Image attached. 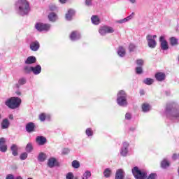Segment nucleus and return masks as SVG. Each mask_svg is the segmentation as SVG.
<instances>
[{"label":"nucleus","mask_w":179,"mask_h":179,"mask_svg":"<svg viewBox=\"0 0 179 179\" xmlns=\"http://www.w3.org/2000/svg\"><path fill=\"white\" fill-rule=\"evenodd\" d=\"M165 113L166 117L170 120H177L179 118V104L177 102H170L166 104Z\"/></svg>","instance_id":"obj_1"},{"label":"nucleus","mask_w":179,"mask_h":179,"mask_svg":"<svg viewBox=\"0 0 179 179\" xmlns=\"http://www.w3.org/2000/svg\"><path fill=\"white\" fill-rule=\"evenodd\" d=\"M15 10L18 15L26 16L30 12V4L27 0H18L15 2Z\"/></svg>","instance_id":"obj_2"},{"label":"nucleus","mask_w":179,"mask_h":179,"mask_svg":"<svg viewBox=\"0 0 179 179\" xmlns=\"http://www.w3.org/2000/svg\"><path fill=\"white\" fill-rule=\"evenodd\" d=\"M128 94L124 90H120L117 93L116 103L120 107H127L128 100L127 99Z\"/></svg>","instance_id":"obj_3"},{"label":"nucleus","mask_w":179,"mask_h":179,"mask_svg":"<svg viewBox=\"0 0 179 179\" xmlns=\"http://www.w3.org/2000/svg\"><path fill=\"white\" fill-rule=\"evenodd\" d=\"M21 103L22 99L17 96H13L8 99L5 102L6 106H7V107H8V108H10L11 110L19 108Z\"/></svg>","instance_id":"obj_4"},{"label":"nucleus","mask_w":179,"mask_h":179,"mask_svg":"<svg viewBox=\"0 0 179 179\" xmlns=\"http://www.w3.org/2000/svg\"><path fill=\"white\" fill-rule=\"evenodd\" d=\"M131 172L136 179H146L148 178V172L145 170H140L138 166H134L131 169Z\"/></svg>","instance_id":"obj_5"},{"label":"nucleus","mask_w":179,"mask_h":179,"mask_svg":"<svg viewBox=\"0 0 179 179\" xmlns=\"http://www.w3.org/2000/svg\"><path fill=\"white\" fill-rule=\"evenodd\" d=\"M114 31H115V29L108 26L101 27L99 29V33L101 36H106V34H110L114 33Z\"/></svg>","instance_id":"obj_6"},{"label":"nucleus","mask_w":179,"mask_h":179,"mask_svg":"<svg viewBox=\"0 0 179 179\" xmlns=\"http://www.w3.org/2000/svg\"><path fill=\"white\" fill-rule=\"evenodd\" d=\"M51 27V25L48 24H44L41 22H37L35 24V29L38 30V31H48Z\"/></svg>","instance_id":"obj_7"},{"label":"nucleus","mask_w":179,"mask_h":179,"mask_svg":"<svg viewBox=\"0 0 179 179\" xmlns=\"http://www.w3.org/2000/svg\"><path fill=\"white\" fill-rule=\"evenodd\" d=\"M129 148V143L123 142L122 146L120 150L121 156H122L123 157H127V156L128 155Z\"/></svg>","instance_id":"obj_8"},{"label":"nucleus","mask_w":179,"mask_h":179,"mask_svg":"<svg viewBox=\"0 0 179 179\" xmlns=\"http://www.w3.org/2000/svg\"><path fill=\"white\" fill-rule=\"evenodd\" d=\"M159 42L161 50H163V51H166V50H169V43H167V41L164 38V36H160Z\"/></svg>","instance_id":"obj_9"},{"label":"nucleus","mask_w":179,"mask_h":179,"mask_svg":"<svg viewBox=\"0 0 179 179\" xmlns=\"http://www.w3.org/2000/svg\"><path fill=\"white\" fill-rule=\"evenodd\" d=\"M146 39L148 41V47L150 48H156L157 43L156 42V40L152 39V35L148 34L146 37Z\"/></svg>","instance_id":"obj_10"},{"label":"nucleus","mask_w":179,"mask_h":179,"mask_svg":"<svg viewBox=\"0 0 179 179\" xmlns=\"http://www.w3.org/2000/svg\"><path fill=\"white\" fill-rule=\"evenodd\" d=\"M80 32L78 31H73L70 34V39L71 41H78V40H80Z\"/></svg>","instance_id":"obj_11"},{"label":"nucleus","mask_w":179,"mask_h":179,"mask_svg":"<svg viewBox=\"0 0 179 179\" xmlns=\"http://www.w3.org/2000/svg\"><path fill=\"white\" fill-rule=\"evenodd\" d=\"M36 142L39 146H43L47 143V138L43 136H38L36 138Z\"/></svg>","instance_id":"obj_12"},{"label":"nucleus","mask_w":179,"mask_h":179,"mask_svg":"<svg viewBox=\"0 0 179 179\" xmlns=\"http://www.w3.org/2000/svg\"><path fill=\"white\" fill-rule=\"evenodd\" d=\"M25 129L28 134H31L36 129V124L34 122H29L26 124Z\"/></svg>","instance_id":"obj_13"},{"label":"nucleus","mask_w":179,"mask_h":179,"mask_svg":"<svg viewBox=\"0 0 179 179\" xmlns=\"http://www.w3.org/2000/svg\"><path fill=\"white\" fill-rule=\"evenodd\" d=\"M29 48L31 51H38L40 50V43L37 41H32L30 43Z\"/></svg>","instance_id":"obj_14"},{"label":"nucleus","mask_w":179,"mask_h":179,"mask_svg":"<svg viewBox=\"0 0 179 179\" xmlns=\"http://www.w3.org/2000/svg\"><path fill=\"white\" fill-rule=\"evenodd\" d=\"M115 179H125V172L122 169H117L115 173Z\"/></svg>","instance_id":"obj_15"},{"label":"nucleus","mask_w":179,"mask_h":179,"mask_svg":"<svg viewBox=\"0 0 179 179\" xmlns=\"http://www.w3.org/2000/svg\"><path fill=\"white\" fill-rule=\"evenodd\" d=\"M135 17V13H132L130 15L127 16L126 18H123L122 20H119L117 21V23L122 24V23H127V22H129V20H132Z\"/></svg>","instance_id":"obj_16"},{"label":"nucleus","mask_w":179,"mask_h":179,"mask_svg":"<svg viewBox=\"0 0 179 179\" xmlns=\"http://www.w3.org/2000/svg\"><path fill=\"white\" fill-rule=\"evenodd\" d=\"M37 59L34 56H29L27 58L24 62L25 65H31L32 64H36Z\"/></svg>","instance_id":"obj_17"},{"label":"nucleus","mask_w":179,"mask_h":179,"mask_svg":"<svg viewBox=\"0 0 179 179\" xmlns=\"http://www.w3.org/2000/svg\"><path fill=\"white\" fill-rule=\"evenodd\" d=\"M31 72L34 75H40L41 73V66L37 64L35 66H31Z\"/></svg>","instance_id":"obj_18"},{"label":"nucleus","mask_w":179,"mask_h":179,"mask_svg":"<svg viewBox=\"0 0 179 179\" xmlns=\"http://www.w3.org/2000/svg\"><path fill=\"white\" fill-rule=\"evenodd\" d=\"M155 79L158 82H163L166 79V74L164 73L159 72L155 74Z\"/></svg>","instance_id":"obj_19"},{"label":"nucleus","mask_w":179,"mask_h":179,"mask_svg":"<svg viewBox=\"0 0 179 179\" xmlns=\"http://www.w3.org/2000/svg\"><path fill=\"white\" fill-rule=\"evenodd\" d=\"M57 163H58L57 162V159H55V157H50L48 161V166L50 169H52V167L55 166V164H57Z\"/></svg>","instance_id":"obj_20"},{"label":"nucleus","mask_w":179,"mask_h":179,"mask_svg":"<svg viewBox=\"0 0 179 179\" xmlns=\"http://www.w3.org/2000/svg\"><path fill=\"white\" fill-rule=\"evenodd\" d=\"M75 15V10L72 9H69L67 11V13H66V20L70 21L72 20V17H73V15Z\"/></svg>","instance_id":"obj_21"},{"label":"nucleus","mask_w":179,"mask_h":179,"mask_svg":"<svg viewBox=\"0 0 179 179\" xmlns=\"http://www.w3.org/2000/svg\"><path fill=\"white\" fill-rule=\"evenodd\" d=\"M9 125H10L9 120L7 118L3 119L1 122V129H8V128H9Z\"/></svg>","instance_id":"obj_22"},{"label":"nucleus","mask_w":179,"mask_h":179,"mask_svg":"<svg viewBox=\"0 0 179 179\" xmlns=\"http://www.w3.org/2000/svg\"><path fill=\"white\" fill-rule=\"evenodd\" d=\"M91 22L92 24H100V17H99V15H92L91 17Z\"/></svg>","instance_id":"obj_23"},{"label":"nucleus","mask_w":179,"mask_h":179,"mask_svg":"<svg viewBox=\"0 0 179 179\" xmlns=\"http://www.w3.org/2000/svg\"><path fill=\"white\" fill-rule=\"evenodd\" d=\"M111 174H113V171L110 168H106L103 171V176L105 178H110L111 177Z\"/></svg>","instance_id":"obj_24"},{"label":"nucleus","mask_w":179,"mask_h":179,"mask_svg":"<svg viewBox=\"0 0 179 179\" xmlns=\"http://www.w3.org/2000/svg\"><path fill=\"white\" fill-rule=\"evenodd\" d=\"M27 80L25 78H21L18 80V83L15 85L16 89H19L20 86H23V85H26Z\"/></svg>","instance_id":"obj_25"},{"label":"nucleus","mask_w":179,"mask_h":179,"mask_svg":"<svg viewBox=\"0 0 179 179\" xmlns=\"http://www.w3.org/2000/svg\"><path fill=\"white\" fill-rule=\"evenodd\" d=\"M117 52V55H119V57H121L122 58L125 57V54H127V52H125V49L122 46L119 47Z\"/></svg>","instance_id":"obj_26"},{"label":"nucleus","mask_w":179,"mask_h":179,"mask_svg":"<svg viewBox=\"0 0 179 179\" xmlns=\"http://www.w3.org/2000/svg\"><path fill=\"white\" fill-rule=\"evenodd\" d=\"M169 43H170V45L172 46V47H174L176 45H178V38L174 37V36H172L169 38Z\"/></svg>","instance_id":"obj_27"},{"label":"nucleus","mask_w":179,"mask_h":179,"mask_svg":"<svg viewBox=\"0 0 179 179\" xmlns=\"http://www.w3.org/2000/svg\"><path fill=\"white\" fill-rule=\"evenodd\" d=\"M10 150L12 152V155L13 156H17L18 153H17V145L16 144H13L10 147Z\"/></svg>","instance_id":"obj_28"},{"label":"nucleus","mask_w":179,"mask_h":179,"mask_svg":"<svg viewBox=\"0 0 179 179\" xmlns=\"http://www.w3.org/2000/svg\"><path fill=\"white\" fill-rule=\"evenodd\" d=\"M161 167L162 169H167V167H170V162L167 160V159H164L162 160Z\"/></svg>","instance_id":"obj_29"},{"label":"nucleus","mask_w":179,"mask_h":179,"mask_svg":"<svg viewBox=\"0 0 179 179\" xmlns=\"http://www.w3.org/2000/svg\"><path fill=\"white\" fill-rule=\"evenodd\" d=\"M143 113H149L150 111V105L149 103H143L142 105Z\"/></svg>","instance_id":"obj_30"},{"label":"nucleus","mask_w":179,"mask_h":179,"mask_svg":"<svg viewBox=\"0 0 179 179\" xmlns=\"http://www.w3.org/2000/svg\"><path fill=\"white\" fill-rule=\"evenodd\" d=\"M33 143H28L25 147V150L27 153H31V152H33Z\"/></svg>","instance_id":"obj_31"},{"label":"nucleus","mask_w":179,"mask_h":179,"mask_svg":"<svg viewBox=\"0 0 179 179\" xmlns=\"http://www.w3.org/2000/svg\"><path fill=\"white\" fill-rule=\"evenodd\" d=\"M48 19L50 22H55L57 19V14L55 13H50L48 15Z\"/></svg>","instance_id":"obj_32"},{"label":"nucleus","mask_w":179,"mask_h":179,"mask_svg":"<svg viewBox=\"0 0 179 179\" xmlns=\"http://www.w3.org/2000/svg\"><path fill=\"white\" fill-rule=\"evenodd\" d=\"M143 83H145V85H148V86H150V85H153V83H155V80H153L152 78H145V80H143Z\"/></svg>","instance_id":"obj_33"},{"label":"nucleus","mask_w":179,"mask_h":179,"mask_svg":"<svg viewBox=\"0 0 179 179\" xmlns=\"http://www.w3.org/2000/svg\"><path fill=\"white\" fill-rule=\"evenodd\" d=\"M47 156L43 152L39 153L38 156V162H43L45 161Z\"/></svg>","instance_id":"obj_34"},{"label":"nucleus","mask_w":179,"mask_h":179,"mask_svg":"<svg viewBox=\"0 0 179 179\" xmlns=\"http://www.w3.org/2000/svg\"><path fill=\"white\" fill-rule=\"evenodd\" d=\"M94 131L93 129H92V128L89 127L86 129L85 131V134L87 135V136H88L89 138H92V136H93L94 135Z\"/></svg>","instance_id":"obj_35"},{"label":"nucleus","mask_w":179,"mask_h":179,"mask_svg":"<svg viewBox=\"0 0 179 179\" xmlns=\"http://www.w3.org/2000/svg\"><path fill=\"white\" fill-rule=\"evenodd\" d=\"M73 169H79L80 167V163L78 160H74L71 162Z\"/></svg>","instance_id":"obj_36"},{"label":"nucleus","mask_w":179,"mask_h":179,"mask_svg":"<svg viewBox=\"0 0 179 179\" xmlns=\"http://www.w3.org/2000/svg\"><path fill=\"white\" fill-rule=\"evenodd\" d=\"M90 177H92V173L90 171H87L83 173L82 179H88Z\"/></svg>","instance_id":"obj_37"},{"label":"nucleus","mask_w":179,"mask_h":179,"mask_svg":"<svg viewBox=\"0 0 179 179\" xmlns=\"http://www.w3.org/2000/svg\"><path fill=\"white\" fill-rule=\"evenodd\" d=\"M136 50V45L134 43H130L129 45V52H134Z\"/></svg>","instance_id":"obj_38"},{"label":"nucleus","mask_w":179,"mask_h":179,"mask_svg":"<svg viewBox=\"0 0 179 179\" xmlns=\"http://www.w3.org/2000/svg\"><path fill=\"white\" fill-rule=\"evenodd\" d=\"M24 72L25 73H30L31 72V66H24Z\"/></svg>","instance_id":"obj_39"},{"label":"nucleus","mask_w":179,"mask_h":179,"mask_svg":"<svg viewBox=\"0 0 179 179\" xmlns=\"http://www.w3.org/2000/svg\"><path fill=\"white\" fill-rule=\"evenodd\" d=\"M143 73V69H142V66L136 67V73H137V75H141Z\"/></svg>","instance_id":"obj_40"},{"label":"nucleus","mask_w":179,"mask_h":179,"mask_svg":"<svg viewBox=\"0 0 179 179\" xmlns=\"http://www.w3.org/2000/svg\"><path fill=\"white\" fill-rule=\"evenodd\" d=\"M8 150V145L4 144L3 145H0V152L5 153Z\"/></svg>","instance_id":"obj_41"},{"label":"nucleus","mask_w":179,"mask_h":179,"mask_svg":"<svg viewBox=\"0 0 179 179\" xmlns=\"http://www.w3.org/2000/svg\"><path fill=\"white\" fill-rule=\"evenodd\" d=\"M27 152H23L20 155V160H26L27 159Z\"/></svg>","instance_id":"obj_42"},{"label":"nucleus","mask_w":179,"mask_h":179,"mask_svg":"<svg viewBox=\"0 0 179 179\" xmlns=\"http://www.w3.org/2000/svg\"><path fill=\"white\" fill-rule=\"evenodd\" d=\"M73 173L72 172H69L66 176V179H73Z\"/></svg>","instance_id":"obj_43"},{"label":"nucleus","mask_w":179,"mask_h":179,"mask_svg":"<svg viewBox=\"0 0 179 179\" xmlns=\"http://www.w3.org/2000/svg\"><path fill=\"white\" fill-rule=\"evenodd\" d=\"M136 64L138 66H143V59H137L136 60Z\"/></svg>","instance_id":"obj_44"},{"label":"nucleus","mask_w":179,"mask_h":179,"mask_svg":"<svg viewBox=\"0 0 179 179\" xmlns=\"http://www.w3.org/2000/svg\"><path fill=\"white\" fill-rule=\"evenodd\" d=\"M39 120L42 122L45 121V114L42 113L39 115Z\"/></svg>","instance_id":"obj_45"},{"label":"nucleus","mask_w":179,"mask_h":179,"mask_svg":"<svg viewBox=\"0 0 179 179\" xmlns=\"http://www.w3.org/2000/svg\"><path fill=\"white\" fill-rule=\"evenodd\" d=\"M71 150L69 148H64L62 150V155H68Z\"/></svg>","instance_id":"obj_46"},{"label":"nucleus","mask_w":179,"mask_h":179,"mask_svg":"<svg viewBox=\"0 0 179 179\" xmlns=\"http://www.w3.org/2000/svg\"><path fill=\"white\" fill-rule=\"evenodd\" d=\"M93 0H85V5L87 6H92Z\"/></svg>","instance_id":"obj_47"},{"label":"nucleus","mask_w":179,"mask_h":179,"mask_svg":"<svg viewBox=\"0 0 179 179\" xmlns=\"http://www.w3.org/2000/svg\"><path fill=\"white\" fill-rule=\"evenodd\" d=\"M6 142V140L5 139V138H0V146L6 145L5 144Z\"/></svg>","instance_id":"obj_48"},{"label":"nucleus","mask_w":179,"mask_h":179,"mask_svg":"<svg viewBox=\"0 0 179 179\" xmlns=\"http://www.w3.org/2000/svg\"><path fill=\"white\" fill-rule=\"evenodd\" d=\"M131 118H132V115H131L129 113H127L125 115V120H129Z\"/></svg>","instance_id":"obj_49"},{"label":"nucleus","mask_w":179,"mask_h":179,"mask_svg":"<svg viewBox=\"0 0 179 179\" xmlns=\"http://www.w3.org/2000/svg\"><path fill=\"white\" fill-rule=\"evenodd\" d=\"M147 179H156V173L150 174Z\"/></svg>","instance_id":"obj_50"},{"label":"nucleus","mask_w":179,"mask_h":179,"mask_svg":"<svg viewBox=\"0 0 179 179\" xmlns=\"http://www.w3.org/2000/svg\"><path fill=\"white\" fill-rule=\"evenodd\" d=\"M6 179H15V176L13 174H8L6 176Z\"/></svg>","instance_id":"obj_51"},{"label":"nucleus","mask_w":179,"mask_h":179,"mask_svg":"<svg viewBox=\"0 0 179 179\" xmlns=\"http://www.w3.org/2000/svg\"><path fill=\"white\" fill-rule=\"evenodd\" d=\"M172 159H173V160H177V159H178V155H177V154H173V155H172Z\"/></svg>","instance_id":"obj_52"},{"label":"nucleus","mask_w":179,"mask_h":179,"mask_svg":"<svg viewBox=\"0 0 179 179\" xmlns=\"http://www.w3.org/2000/svg\"><path fill=\"white\" fill-rule=\"evenodd\" d=\"M164 93H165L166 96H170V94H171V92H170V90H165Z\"/></svg>","instance_id":"obj_53"},{"label":"nucleus","mask_w":179,"mask_h":179,"mask_svg":"<svg viewBox=\"0 0 179 179\" xmlns=\"http://www.w3.org/2000/svg\"><path fill=\"white\" fill-rule=\"evenodd\" d=\"M130 3L134 4L136 3V0H128Z\"/></svg>","instance_id":"obj_54"},{"label":"nucleus","mask_w":179,"mask_h":179,"mask_svg":"<svg viewBox=\"0 0 179 179\" xmlns=\"http://www.w3.org/2000/svg\"><path fill=\"white\" fill-rule=\"evenodd\" d=\"M140 94H141V96H143L145 94V91L143 90H141Z\"/></svg>","instance_id":"obj_55"},{"label":"nucleus","mask_w":179,"mask_h":179,"mask_svg":"<svg viewBox=\"0 0 179 179\" xmlns=\"http://www.w3.org/2000/svg\"><path fill=\"white\" fill-rule=\"evenodd\" d=\"M15 94H17V96H20V94H22V92H20V91H19V90H17L15 92Z\"/></svg>","instance_id":"obj_56"},{"label":"nucleus","mask_w":179,"mask_h":179,"mask_svg":"<svg viewBox=\"0 0 179 179\" xmlns=\"http://www.w3.org/2000/svg\"><path fill=\"white\" fill-rule=\"evenodd\" d=\"M9 120H13V115L10 114L8 116Z\"/></svg>","instance_id":"obj_57"},{"label":"nucleus","mask_w":179,"mask_h":179,"mask_svg":"<svg viewBox=\"0 0 179 179\" xmlns=\"http://www.w3.org/2000/svg\"><path fill=\"white\" fill-rule=\"evenodd\" d=\"M61 3H65L66 0H59Z\"/></svg>","instance_id":"obj_58"},{"label":"nucleus","mask_w":179,"mask_h":179,"mask_svg":"<svg viewBox=\"0 0 179 179\" xmlns=\"http://www.w3.org/2000/svg\"><path fill=\"white\" fill-rule=\"evenodd\" d=\"M152 39L155 40V38H156L157 37V36L156 35H151Z\"/></svg>","instance_id":"obj_59"},{"label":"nucleus","mask_w":179,"mask_h":179,"mask_svg":"<svg viewBox=\"0 0 179 179\" xmlns=\"http://www.w3.org/2000/svg\"><path fill=\"white\" fill-rule=\"evenodd\" d=\"M15 179H23V178H22V176H17Z\"/></svg>","instance_id":"obj_60"},{"label":"nucleus","mask_w":179,"mask_h":179,"mask_svg":"<svg viewBox=\"0 0 179 179\" xmlns=\"http://www.w3.org/2000/svg\"><path fill=\"white\" fill-rule=\"evenodd\" d=\"M135 128H130V131H134Z\"/></svg>","instance_id":"obj_61"},{"label":"nucleus","mask_w":179,"mask_h":179,"mask_svg":"<svg viewBox=\"0 0 179 179\" xmlns=\"http://www.w3.org/2000/svg\"><path fill=\"white\" fill-rule=\"evenodd\" d=\"M2 118V115L0 114V120Z\"/></svg>","instance_id":"obj_62"},{"label":"nucleus","mask_w":179,"mask_h":179,"mask_svg":"<svg viewBox=\"0 0 179 179\" xmlns=\"http://www.w3.org/2000/svg\"><path fill=\"white\" fill-rule=\"evenodd\" d=\"M50 9H51V10H54V9H52V8H50Z\"/></svg>","instance_id":"obj_63"},{"label":"nucleus","mask_w":179,"mask_h":179,"mask_svg":"<svg viewBox=\"0 0 179 179\" xmlns=\"http://www.w3.org/2000/svg\"><path fill=\"white\" fill-rule=\"evenodd\" d=\"M0 71H1V68H0Z\"/></svg>","instance_id":"obj_64"}]
</instances>
